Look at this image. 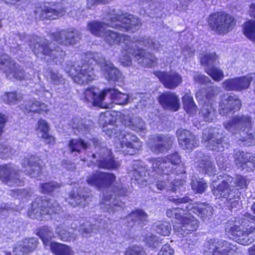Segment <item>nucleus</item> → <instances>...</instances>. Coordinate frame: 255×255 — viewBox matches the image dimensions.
<instances>
[{
  "label": "nucleus",
  "instance_id": "21",
  "mask_svg": "<svg viewBox=\"0 0 255 255\" xmlns=\"http://www.w3.org/2000/svg\"><path fill=\"white\" fill-rule=\"evenodd\" d=\"M174 139L173 136L155 135L148 143V147L155 154L164 153L171 148Z\"/></svg>",
  "mask_w": 255,
  "mask_h": 255
},
{
  "label": "nucleus",
  "instance_id": "13",
  "mask_svg": "<svg viewBox=\"0 0 255 255\" xmlns=\"http://www.w3.org/2000/svg\"><path fill=\"white\" fill-rule=\"evenodd\" d=\"M133 45H131L130 49H128V54L124 55L120 58L121 63L126 66H130L131 64L132 57H134L141 65L144 67H152L157 62V59L154 55L149 52H146L141 48L136 49L133 48Z\"/></svg>",
  "mask_w": 255,
  "mask_h": 255
},
{
  "label": "nucleus",
  "instance_id": "20",
  "mask_svg": "<svg viewBox=\"0 0 255 255\" xmlns=\"http://www.w3.org/2000/svg\"><path fill=\"white\" fill-rule=\"evenodd\" d=\"M102 37L110 45L123 43L125 45V47H123L125 52H123V56L128 54L127 50L128 48L130 49L131 46L134 44V38L131 40L127 35L120 34L107 29H106Z\"/></svg>",
  "mask_w": 255,
  "mask_h": 255
},
{
  "label": "nucleus",
  "instance_id": "22",
  "mask_svg": "<svg viewBox=\"0 0 255 255\" xmlns=\"http://www.w3.org/2000/svg\"><path fill=\"white\" fill-rule=\"evenodd\" d=\"M241 105L240 100L236 95L224 96L219 104V113L223 116L232 115L240 110Z\"/></svg>",
  "mask_w": 255,
  "mask_h": 255
},
{
  "label": "nucleus",
  "instance_id": "29",
  "mask_svg": "<svg viewBox=\"0 0 255 255\" xmlns=\"http://www.w3.org/2000/svg\"><path fill=\"white\" fill-rule=\"evenodd\" d=\"M170 200L180 207L168 209L166 212L167 216L169 218H175L177 220L176 222H178L182 216L187 212V209L185 208V206L191 201V200L188 197H184L180 198H170Z\"/></svg>",
  "mask_w": 255,
  "mask_h": 255
},
{
  "label": "nucleus",
  "instance_id": "58",
  "mask_svg": "<svg viewBox=\"0 0 255 255\" xmlns=\"http://www.w3.org/2000/svg\"><path fill=\"white\" fill-rule=\"evenodd\" d=\"M80 222L81 223L80 230L82 231L83 235L85 237H87L88 234L97 230L96 225H92L89 221L82 220Z\"/></svg>",
  "mask_w": 255,
  "mask_h": 255
},
{
  "label": "nucleus",
  "instance_id": "33",
  "mask_svg": "<svg viewBox=\"0 0 255 255\" xmlns=\"http://www.w3.org/2000/svg\"><path fill=\"white\" fill-rule=\"evenodd\" d=\"M34 12L36 16H39L40 18L55 19L63 15L66 10L65 8L55 9L44 5L43 8L41 7L37 8Z\"/></svg>",
  "mask_w": 255,
  "mask_h": 255
},
{
  "label": "nucleus",
  "instance_id": "30",
  "mask_svg": "<svg viewBox=\"0 0 255 255\" xmlns=\"http://www.w3.org/2000/svg\"><path fill=\"white\" fill-rule=\"evenodd\" d=\"M160 105L166 110L177 111L180 107L179 99L176 94L166 92L163 93L158 98Z\"/></svg>",
  "mask_w": 255,
  "mask_h": 255
},
{
  "label": "nucleus",
  "instance_id": "8",
  "mask_svg": "<svg viewBox=\"0 0 255 255\" xmlns=\"http://www.w3.org/2000/svg\"><path fill=\"white\" fill-rule=\"evenodd\" d=\"M151 168L155 172L164 174L167 177L170 174H183L184 168L180 165L181 158L177 152L170 154L163 158H151L149 160Z\"/></svg>",
  "mask_w": 255,
  "mask_h": 255
},
{
  "label": "nucleus",
  "instance_id": "16",
  "mask_svg": "<svg viewBox=\"0 0 255 255\" xmlns=\"http://www.w3.org/2000/svg\"><path fill=\"white\" fill-rule=\"evenodd\" d=\"M203 140L208 142L207 147L216 151H222L229 147V143L224 140L216 129L209 128L203 133Z\"/></svg>",
  "mask_w": 255,
  "mask_h": 255
},
{
  "label": "nucleus",
  "instance_id": "45",
  "mask_svg": "<svg viewBox=\"0 0 255 255\" xmlns=\"http://www.w3.org/2000/svg\"><path fill=\"white\" fill-rule=\"evenodd\" d=\"M200 114L205 121L211 122L216 117V111L211 104H206L202 107Z\"/></svg>",
  "mask_w": 255,
  "mask_h": 255
},
{
  "label": "nucleus",
  "instance_id": "6",
  "mask_svg": "<svg viewBox=\"0 0 255 255\" xmlns=\"http://www.w3.org/2000/svg\"><path fill=\"white\" fill-rule=\"evenodd\" d=\"M29 47L37 57L44 56L50 64H61L65 56V52L59 46H54L47 39L33 35L29 39Z\"/></svg>",
  "mask_w": 255,
  "mask_h": 255
},
{
  "label": "nucleus",
  "instance_id": "39",
  "mask_svg": "<svg viewBox=\"0 0 255 255\" xmlns=\"http://www.w3.org/2000/svg\"><path fill=\"white\" fill-rule=\"evenodd\" d=\"M21 109L25 114H28L30 112L40 113L41 112L46 111L47 106L44 103H41L35 100L26 101L21 105Z\"/></svg>",
  "mask_w": 255,
  "mask_h": 255
},
{
  "label": "nucleus",
  "instance_id": "63",
  "mask_svg": "<svg viewBox=\"0 0 255 255\" xmlns=\"http://www.w3.org/2000/svg\"><path fill=\"white\" fill-rule=\"evenodd\" d=\"M37 131L42 133V135L45 136L48 132L49 126L47 122L43 120H39L38 122Z\"/></svg>",
  "mask_w": 255,
  "mask_h": 255
},
{
  "label": "nucleus",
  "instance_id": "50",
  "mask_svg": "<svg viewBox=\"0 0 255 255\" xmlns=\"http://www.w3.org/2000/svg\"><path fill=\"white\" fill-rule=\"evenodd\" d=\"M183 107L185 111L190 114H193L197 110L193 97L188 94H186L182 98Z\"/></svg>",
  "mask_w": 255,
  "mask_h": 255
},
{
  "label": "nucleus",
  "instance_id": "62",
  "mask_svg": "<svg viewBox=\"0 0 255 255\" xmlns=\"http://www.w3.org/2000/svg\"><path fill=\"white\" fill-rule=\"evenodd\" d=\"M145 242L149 248H155L158 245L159 239L155 235H147L145 239Z\"/></svg>",
  "mask_w": 255,
  "mask_h": 255
},
{
  "label": "nucleus",
  "instance_id": "56",
  "mask_svg": "<svg viewBox=\"0 0 255 255\" xmlns=\"http://www.w3.org/2000/svg\"><path fill=\"white\" fill-rule=\"evenodd\" d=\"M15 152V150L9 147L5 142H0V158L6 159L10 157Z\"/></svg>",
  "mask_w": 255,
  "mask_h": 255
},
{
  "label": "nucleus",
  "instance_id": "37",
  "mask_svg": "<svg viewBox=\"0 0 255 255\" xmlns=\"http://www.w3.org/2000/svg\"><path fill=\"white\" fill-rule=\"evenodd\" d=\"M124 124L126 127L136 132H144L146 130L145 123L139 117H129L124 120Z\"/></svg>",
  "mask_w": 255,
  "mask_h": 255
},
{
  "label": "nucleus",
  "instance_id": "59",
  "mask_svg": "<svg viewBox=\"0 0 255 255\" xmlns=\"http://www.w3.org/2000/svg\"><path fill=\"white\" fill-rule=\"evenodd\" d=\"M21 98V96L15 92L7 93L3 96V100L8 104H15Z\"/></svg>",
  "mask_w": 255,
  "mask_h": 255
},
{
  "label": "nucleus",
  "instance_id": "11",
  "mask_svg": "<svg viewBox=\"0 0 255 255\" xmlns=\"http://www.w3.org/2000/svg\"><path fill=\"white\" fill-rule=\"evenodd\" d=\"M211 29L220 34L228 33L235 25L233 16L224 12H217L211 14L208 20Z\"/></svg>",
  "mask_w": 255,
  "mask_h": 255
},
{
  "label": "nucleus",
  "instance_id": "27",
  "mask_svg": "<svg viewBox=\"0 0 255 255\" xmlns=\"http://www.w3.org/2000/svg\"><path fill=\"white\" fill-rule=\"evenodd\" d=\"M155 75L164 87L169 89L176 88L182 82L181 76L178 73L174 71L156 72Z\"/></svg>",
  "mask_w": 255,
  "mask_h": 255
},
{
  "label": "nucleus",
  "instance_id": "7",
  "mask_svg": "<svg viewBox=\"0 0 255 255\" xmlns=\"http://www.w3.org/2000/svg\"><path fill=\"white\" fill-rule=\"evenodd\" d=\"M223 126L225 129L232 134H240L241 140L246 141L247 146L255 144V134L250 132L252 127V119L246 115H238L231 120L225 122Z\"/></svg>",
  "mask_w": 255,
  "mask_h": 255
},
{
  "label": "nucleus",
  "instance_id": "19",
  "mask_svg": "<svg viewBox=\"0 0 255 255\" xmlns=\"http://www.w3.org/2000/svg\"><path fill=\"white\" fill-rule=\"evenodd\" d=\"M200 59L201 65L206 67L205 68L206 72L213 80L219 82L223 79L224 77L223 71L214 66V64L217 59L215 53H206L204 54H201Z\"/></svg>",
  "mask_w": 255,
  "mask_h": 255
},
{
  "label": "nucleus",
  "instance_id": "25",
  "mask_svg": "<svg viewBox=\"0 0 255 255\" xmlns=\"http://www.w3.org/2000/svg\"><path fill=\"white\" fill-rule=\"evenodd\" d=\"M186 205L187 212L191 211L199 217L203 221L208 222L213 215V208L208 204L205 203H191Z\"/></svg>",
  "mask_w": 255,
  "mask_h": 255
},
{
  "label": "nucleus",
  "instance_id": "24",
  "mask_svg": "<svg viewBox=\"0 0 255 255\" xmlns=\"http://www.w3.org/2000/svg\"><path fill=\"white\" fill-rule=\"evenodd\" d=\"M234 161L238 168L247 172L255 169V154L238 151L234 155Z\"/></svg>",
  "mask_w": 255,
  "mask_h": 255
},
{
  "label": "nucleus",
  "instance_id": "51",
  "mask_svg": "<svg viewBox=\"0 0 255 255\" xmlns=\"http://www.w3.org/2000/svg\"><path fill=\"white\" fill-rule=\"evenodd\" d=\"M237 86V91H241L248 89L253 79L252 75L236 78Z\"/></svg>",
  "mask_w": 255,
  "mask_h": 255
},
{
  "label": "nucleus",
  "instance_id": "10",
  "mask_svg": "<svg viewBox=\"0 0 255 255\" xmlns=\"http://www.w3.org/2000/svg\"><path fill=\"white\" fill-rule=\"evenodd\" d=\"M93 143L96 151L95 153L92 154V156L95 159V164L98 167L114 170L120 166L119 162L114 159L111 150L102 146L98 140L95 138L93 139Z\"/></svg>",
  "mask_w": 255,
  "mask_h": 255
},
{
  "label": "nucleus",
  "instance_id": "54",
  "mask_svg": "<svg viewBox=\"0 0 255 255\" xmlns=\"http://www.w3.org/2000/svg\"><path fill=\"white\" fill-rule=\"evenodd\" d=\"M244 33L249 39L255 40V21L249 20L243 26Z\"/></svg>",
  "mask_w": 255,
  "mask_h": 255
},
{
  "label": "nucleus",
  "instance_id": "17",
  "mask_svg": "<svg viewBox=\"0 0 255 255\" xmlns=\"http://www.w3.org/2000/svg\"><path fill=\"white\" fill-rule=\"evenodd\" d=\"M198 226V220L189 215L185 217L182 216L178 222H174L173 229L175 234L179 238H182L196 231Z\"/></svg>",
  "mask_w": 255,
  "mask_h": 255
},
{
  "label": "nucleus",
  "instance_id": "41",
  "mask_svg": "<svg viewBox=\"0 0 255 255\" xmlns=\"http://www.w3.org/2000/svg\"><path fill=\"white\" fill-rule=\"evenodd\" d=\"M77 190L76 194L74 191L70 194L68 202L74 207L77 205L85 206L87 203V199L90 197V195L88 193L83 194L81 188Z\"/></svg>",
  "mask_w": 255,
  "mask_h": 255
},
{
  "label": "nucleus",
  "instance_id": "36",
  "mask_svg": "<svg viewBox=\"0 0 255 255\" xmlns=\"http://www.w3.org/2000/svg\"><path fill=\"white\" fill-rule=\"evenodd\" d=\"M156 173L158 174V176L156 178L155 186L157 190L162 191L166 189L172 192L176 191L178 186L171 181L173 174L168 175L167 177V176L163 173Z\"/></svg>",
  "mask_w": 255,
  "mask_h": 255
},
{
  "label": "nucleus",
  "instance_id": "28",
  "mask_svg": "<svg viewBox=\"0 0 255 255\" xmlns=\"http://www.w3.org/2000/svg\"><path fill=\"white\" fill-rule=\"evenodd\" d=\"M176 134L179 144L183 149L192 150L199 144V140L188 130L179 129L177 130Z\"/></svg>",
  "mask_w": 255,
  "mask_h": 255
},
{
  "label": "nucleus",
  "instance_id": "52",
  "mask_svg": "<svg viewBox=\"0 0 255 255\" xmlns=\"http://www.w3.org/2000/svg\"><path fill=\"white\" fill-rule=\"evenodd\" d=\"M192 189L196 193L202 194L207 188V184L203 178L193 177L191 182Z\"/></svg>",
  "mask_w": 255,
  "mask_h": 255
},
{
  "label": "nucleus",
  "instance_id": "26",
  "mask_svg": "<svg viewBox=\"0 0 255 255\" xmlns=\"http://www.w3.org/2000/svg\"><path fill=\"white\" fill-rule=\"evenodd\" d=\"M96 90L95 88H90L85 90L83 93L85 101L91 102L94 105L102 108H111V104L106 101L104 90L100 93H98Z\"/></svg>",
  "mask_w": 255,
  "mask_h": 255
},
{
  "label": "nucleus",
  "instance_id": "1",
  "mask_svg": "<svg viewBox=\"0 0 255 255\" xmlns=\"http://www.w3.org/2000/svg\"><path fill=\"white\" fill-rule=\"evenodd\" d=\"M91 59L101 67L104 76L108 80L123 81V78L120 71L97 53H88L84 61H78L74 65L71 61H67L64 70L74 82L80 85L88 83L95 78Z\"/></svg>",
  "mask_w": 255,
  "mask_h": 255
},
{
  "label": "nucleus",
  "instance_id": "34",
  "mask_svg": "<svg viewBox=\"0 0 255 255\" xmlns=\"http://www.w3.org/2000/svg\"><path fill=\"white\" fill-rule=\"evenodd\" d=\"M37 245V239L34 238L25 239L18 243L13 250L15 255H23L33 251Z\"/></svg>",
  "mask_w": 255,
  "mask_h": 255
},
{
  "label": "nucleus",
  "instance_id": "9",
  "mask_svg": "<svg viewBox=\"0 0 255 255\" xmlns=\"http://www.w3.org/2000/svg\"><path fill=\"white\" fill-rule=\"evenodd\" d=\"M60 211L61 207L55 200L40 197L32 203L28 215L30 218L41 221L47 219L46 216L58 214Z\"/></svg>",
  "mask_w": 255,
  "mask_h": 255
},
{
  "label": "nucleus",
  "instance_id": "14",
  "mask_svg": "<svg viewBox=\"0 0 255 255\" xmlns=\"http://www.w3.org/2000/svg\"><path fill=\"white\" fill-rule=\"evenodd\" d=\"M237 249L229 242L215 239L209 240L204 245L205 255H235Z\"/></svg>",
  "mask_w": 255,
  "mask_h": 255
},
{
  "label": "nucleus",
  "instance_id": "64",
  "mask_svg": "<svg viewBox=\"0 0 255 255\" xmlns=\"http://www.w3.org/2000/svg\"><path fill=\"white\" fill-rule=\"evenodd\" d=\"M114 192L115 194H118L121 196H127L128 193L127 187L122 184H117L116 185L114 188Z\"/></svg>",
  "mask_w": 255,
  "mask_h": 255
},
{
  "label": "nucleus",
  "instance_id": "61",
  "mask_svg": "<svg viewBox=\"0 0 255 255\" xmlns=\"http://www.w3.org/2000/svg\"><path fill=\"white\" fill-rule=\"evenodd\" d=\"M125 255H146V254L142 248L138 246H132L127 249Z\"/></svg>",
  "mask_w": 255,
  "mask_h": 255
},
{
  "label": "nucleus",
  "instance_id": "40",
  "mask_svg": "<svg viewBox=\"0 0 255 255\" xmlns=\"http://www.w3.org/2000/svg\"><path fill=\"white\" fill-rule=\"evenodd\" d=\"M147 218V214L143 210L137 209L133 211L130 214L127 216L125 220L128 222L127 226L132 227L134 223L140 224L146 221Z\"/></svg>",
  "mask_w": 255,
  "mask_h": 255
},
{
  "label": "nucleus",
  "instance_id": "47",
  "mask_svg": "<svg viewBox=\"0 0 255 255\" xmlns=\"http://www.w3.org/2000/svg\"><path fill=\"white\" fill-rule=\"evenodd\" d=\"M89 123L90 121L83 122L81 118L76 117L70 121V125L73 129H76L78 131V133L76 131H74L75 134H78V133L84 132L88 130L90 126Z\"/></svg>",
  "mask_w": 255,
  "mask_h": 255
},
{
  "label": "nucleus",
  "instance_id": "2",
  "mask_svg": "<svg viewBox=\"0 0 255 255\" xmlns=\"http://www.w3.org/2000/svg\"><path fill=\"white\" fill-rule=\"evenodd\" d=\"M107 23L98 21H91L87 23V29L93 35L102 37L107 29V25L122 31L134 32L141 25L140 20L131 14H123L121 11L109 10L104 17Z\"/></svg>",
  "mask_w": 255,
  "mask_h": 255
},
{
  "label": "nucleus",
  "instance_id": "4",
  "mask_svg": "<svg viewBox=\"0 0 255 255\" xmlns=\"http://www.w3.org/2000/svg\"><path fill=\"white\" fill-rule=\"evenodd\" d=\"M247 185L246 179L242 175H238L235 177L227 176L218 184L214 182L211 189L216 198L225 199L227 205L233 209L240 204L238 191L246 187Z\"/></svg>",
  "mask_w": 255,
  "mask_h": 255
},
{
  "label": "nucleus",
  "instance_id": "57",
  "mask_svg": "<svg viewBox=\"0 0 255 255\" xmlns=\"http://www.w3.org/2000/svg\"><path fill=\"white\" fill-rule=\"evenodd\" d=\"M155 231L162 236H168L171 232V227L167 222L159 223L155 226Z\"/></svg>",
  "mask_w": 255,
  "mask_h": 255
},
{
  "label": "nucleus",
  "instance_id": "49",
  "mask_svg": "<svg viewBox=\"0 0 255 255\" xmlns=\"http://www.w3.org/2000/svg\"><path fill=\"white\" fill-rule=\"evenodd\" d=\"M37 234L45 246L50 245V241L54 237V233L51 228L47 226L40 228Z\"/></svg>",
  "mask_w": 255,
  "mask_h": 255
},
{
  "label": "nucleus",
  "instance_id": "23",
  "mask_svg": "<svg viewBox=\"0 0 255 255\" xmlns=\"http://www.w3.org/2000/svg\"><path fill=\"white\" fill-rule=\"evenodd\" d=\"M51 38L61 45L69 46L76 44L81 39V34L78 30L71 29L53 33Z\"/></svg>",
  "mask_w": 255,
  "mask_h": 255
},
{
  "label": "nucleus",
  "instance_id": "43",
  "mask_svg": "<svg viewBox=\"0 0 255 255\" xmlns=\"http://www.w3.org/2000/svg\"><path fill=\"white\" fill-rule=\"evenodd\" d=\"M45 76L47 80L54 85L58 86L65 84V80L57 70L50 68L47 69L45 73Z\"/></svg>",
  "mask_w": 255,
  "mask_h": 255
},
{
  "label": "nucleus",
  "instance_id": "48",
  "mask_svg": "<svg viewBox=\"0 0 255 255\" xmlns=\"http://www.w3.org/2000/svg\"><path fill=\"white\" fill-rule=\"evenodd\" d=\"M55 232L60 239L63 242H71L76 239V235L67 230L62 225L57 226Z\"/></svg>",
  "mask_w": 255,
  "mask_h": 255
},
{
  "label": "nucleus",
  "instance_id": "32",
  "mask_svg": "<svg viewBox=\"0 0 255 255\" xmlns=\"http://www.w3.org/2000/svg\"><path fill=\"white\" fill-rule=\"evenodd\" d=\"M111 193H103V198L100 203V206L105 211L109 213H114L118 208H122L124 203L116 198H113Z\"/></svg>",
  "mask_w": 255,
  "mask_h": 255
},
{
  "label": "nucleus",
  "instance_id": "3",
  "mask_svg": "<svg viewBox=\"0 0 255 255\" xmlns=\"http://www.w3.org/2000/svg\"><path fill=\"white\" fill-rule=\"evenodd\" d=\"M111 114L106 112L100 115L99 123L104 128L108 126L110 127L104 129L106 133L111 137L117 138L115 144L118 150L126 154L133 155L141 149L142 143L135 135L130 132H127L123 130L122 126H112L111 123Z\"/></svg>",
  "mask_w": 255,
  "mask_h": 255
},
{
  "label": "nucleus",
  "instance_id": "18",
  "mask_svg": "<svg viewBox=\"0 0 255 255\" xmlns=\"http://www.w3.org/2000/svg\"><path fill=\"white\" fill-rule=\"evenodd\" d=\"M18 167L13 164L0 165V180L9 186H21L23 181L19 177Z\"/></svg>",
  "mask_w": 255,
  "mask_h": 255
},
{
  "label": "nucleus",
  "instance_id": "44",
  "mask_svg": "<svg viewBox=\"0 0 255 255\" xmlns=\"http://www.w3.org/2000/svg\"><path fill=\"white\" fill-rule=\"evenodd\" d=\"M134 43H137L140 45L147 47L157 51L160 50L162 48V46L158 41L154 39H150L148 37L140 38H134Z\"/></svg>",
  "mask_w": 255,
  "mask_h": 255
},
{
  "label": "nucleus",
  "instance_id": "60",
  "mask_svg": "<svg viewBox=\"0 0 255 255\" xmlns=\"http://www.w3.org/2000/svg\"><path fill=\"white\" fill-rule=\"evenodd\" d=\"M222 87L226 90L237 91L236 78L228 79L225 80L222 83Z\"/></svg>",
  "mask_w": 255,
  "mask_h": 255
},
{
  "label": "nucleus",
  "instance_id": "46",
  "mask_svg": "<svg viewBox=\"0 0 255 255\" xmlns=\"http://www.w3.org/2000/svg\"><path fill=\"white\" fill-rule=\"evenodd\" d=\"M146 173V170L144 167H140L137 169H134L132 179L136 181L140 187L145 186L147 179Z\"/></svg>",
  "mask_w": 255,
  "mask_h": 255
},
{
  "label": "nucleus",
  "instance_id": "12",
  "mask_svg": "<svg viewBox=\"0 0 255 255\" xmlns=\"http://www.w3.org/2000/svg\"><path fill=\"white\" fill-rule=\"evenodd\" d=\"M0 70L10 80L21 81L25 77L23 67L8 55L3 52H0Z\"/></svg>",
  "mask_w": 255,
  "mask_h": 255
},
{
  "label": "nucleus",
  "instance_id": "53",
  "mask_svg": "<svg viewBox=\"0 0 255 255\" xmlns=\"http://www.w3.org/2000/svg\"><path fill=\"white\" fill-rule=\"evenodd\" d=\"M199 168L200 170H202V172L208 174L209 175L214 174L216 171L215 165L210 159L207 158H205L200 161Z\"/></svg>",
  "mask_w": 255,
  "mask_h": 255
},
{
  "label": "nucleus",
  "instance_id": "35",
  "mask_svg": "<svg viewBox=\"0 0 255 255\" xmlns=\"http://www.w3.org/2000/svg\"><path fill=\"white\" fill-rule=\"evenodd\" d=\"M105 98L107 97L110 99L111 102H109L113 106L112 103H114L118 105H125L128 103V96L125 93H121L118 90L115 89H106L104 90ZM107 101V99H106ZM112 107L111 108H112Z\"/></svg>",
  "mask_w": 255,
  "mask_h": 255
},
{
  "label": "nucleus",
  "instance_id": "15",
  "mask_svg": "<svg viewBox=\"0 0 255 255\" xmlns=\"http://www.w3.org/2000/svg\"><path fill=\"white\" fill-rule=\"evenodd\" d=\"M116 177L110 172L96 171L87 177V183L99 190H104L110 188L115 182Z\"/></svg>",
  "mask_w": 255,
  "mask_h": 255
},
{
  "label": "nucleus",
  "instance_id": "5",
  "mask_svg": "<svg viewBox=\"0 0 255 255\" xmlns=\"http://www.w3.org/2000/svg\"><path fill=\"white\" fill-rule=\"evenodd\" d=\"M255 222V216L246 213L244 218H236L235 220L229 221L226 228V232L230 238L238 243L247 246L255 240V227L245 228L249 223Z\"/></svg>",
  "mask_w": 255,
  "mask_h": 255
},
{
  "label": "nucleus",
  "instance_id": "31",
  "mask_svg": "<svg viewBox=\"0 0 255 255\" xmlns=\"http://www.w3.org/2000/svg\"><path fill=\"white\" fill-rule=\"evenodd\" d=\"M39 159L35 156H27L23 159L22 166L25 168L24 172L32 178L40 176L41 167L39 165Z\"/></svg>",
  "mask_w": 255,
  "mask_h": 255
},
{
  "label": "nucleus",
  "instance_id": "55",
  "mask_svg": "<svg viewBox=\"0 0 255 255\" xmlns=\"http://www.w3.org/2000/svg\"><path fill=\"white\" fill-rule=\"evenodd\" d=\"M62 186V184L55 181H51L41 184L40 190L44 193H50L58 190Z\"/></svg>",
  "mask_w": 255,
  "mask_h": 255
},
{
  "label": "nucleus",
  "instance_id": "42",
  "mask_svg": "<svg viewBox=\"0 0 255 255\" xmlns=\"http://www.w3.org/2000/svg\"><path fill=\"white\" fill-rule=\"evenodd\" d=\"M50 250L55 255H74V251L68 245L53 242L50 243Z\"/></svg>",
  "mask_w": 255,
  "mask_h": 255
},
{
  "label": "nucleus",
  "instance_id": "38",
  "mask_svg": "<svg viewBox=\"0 0 255 255\" xmlns=\"http://www.w3.org/2000/svg\"><path fill=\"white\" fill-rule=\"evenodd\" d=\"M90 144L81 138L72 139L69 140L68 147L70 153H74V155H79L82 151L89 149Z\"/></svg>",
  "mask_w": 255,
  "mask_h": 255
}]
</instances>
